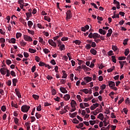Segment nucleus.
<instances>
[{
  "mask_svg": "<svg viewBox=\"0 0 130 130\" xmlns=\"http://www.w3.org/2000/svg\"><path fill=\"white\" fill-rule=\"evenodd\" d=\"M37 111H41V105H39V106L37 107Z\"/></svg>",
  "mask_w": 130,
  "mask_h": 130,
  "instance_id": "49530a36",
  "label": "nucleus"
},
{
  "mask_svg": "<svg viewBox=\"0 0 130 130\" xmlns=\"http://www.w3.org/2000/svg\"><path fill=\"white\" fill-rule=\"evenodd\" d=\"M124 53L125 56H127V55H128V54L129 53V49H128V48L125 49Z\"/></svg>",
  "mask_w": 130,
  "mask_h": 130,
  "instance_id": "dca6fc26",
  "label": "nucleus"
},
{
  "mask_svg": "<svg viewBox=\"0 0 130 130\" xmlns=\"http://www.w3.org/2000/svg\"><path fill=\"white\" fill-rule=\"evenodd\" d=\"M82 69H83V70L84 71H87V72H89L90 71V68L86 67V65H82Z\"/></svg>",
  "mask_w": 130,
  "mask_h": 130,
  "instance_id": "2eb2a0df",
  "label": "nucleus"
},
{
  "mask_svg": "<svg viewBox=\"0 0 130 130\" xmlns=\"http://www.w3.org/2000/svg\"><path fill=\"white\" fill-rule=\"evenodd\" d=\"M90 52L93 55H96V54H97V51L93 48L90 49Z\"/></svg>",
  "mask_w": 130,
  "mask_h": 130,
  "instance_id": "ddd939ff",
  "label": "nucleus"
},
{
  "mask_svg": "<svg viewBox=\"0 0 130 130\" xmlns=\"http://www.w3.org/2000/svg\"><path fill=\"white\" fill-rule=\"evenodd\" d=\"M123 101H124V99L123 98H122L119 101L118 104H119V105L121 104Z\"/></svg>",
  "mask_w": 130,
  "mask_h": 130,
  "instance_id": "09e8293b",
  "label": "nucleus"
},
{
  "mask_svg": "<svg viewBox=\"0 0 130 130\" xmlns=\"http://www.w3.org/2000/svg\"><path fill=\"white\" fill-rule=\"evenodd\" d=\"M6 77H10V75H11V73H10V71L8 69L6 70Z\"/></svg>",
  "mask_w": 130,
  "mask_h": 130,
  "instance_id": "de8ad7c7",
  "label": "nucleus"
},
{
  "mask_svg": "<svg viewBox=\"0 0 130 130\" xmlns=\"http://www.w3.org/2000/svg\"><path fill=\"white\" fill-rule=\"evenodd\" d=\"M59 48L61 51H62V50H64V45L62 44L60 45Z\"/></svg>",
  "mask_w": 130,
  "mask_h": 130,
  "instance_id": "4d7b16f0",
  "label": "nucleus"
},
{
  "mask_svg": "<svg viewBox=\"0 0 130 130\" xmlns=\"http://www.w3.org/2000/svg\"><path fill=\"white\" fill-rule=\"evenodd\" d=\"M77 98L78 101H79V102H82V99H81V95H77Z\"/></svg>",
  "mask_w": 130,
  "mask_h": 130,
  "instance_id": "603ef678",
  "label": "nucleus"
},
{
  "mask_svg": "<svg viewBox=\"0 0 130 130\" xmlns=\"http://www.w3.org/2000/svg\"><path fill=\"white\" fill-rule=\"evenodd\" d=\"M126 57L125 56H120L118 58V60H124Z\"/></svg>",
  "mask_w": 130,
  "mask_h": 130,
  "instance_id": "bb28decb",
  "label": "nucleus"
},
{
  "mask_svg": "<svg viewBox=\"0 0 130 130\" xmlns=\"http://www.w3.org/2000/svg\"><path fill=\"white\" fill-rule=\"evenodd\" d=\"M82 92H84L85 94H88L89 93V90L88 89H84L82 90Z\"/></svg>",
  "mask_w": 130,
  "mask_h": 130,
  "instance_id": "4c0bfd02",
  "label": "nucleus"
},
{
  "mask_svg": "<svg viewBox=\"0 0 130 130\" xmlns=\"http://www.w3.org/2000/svg\"><path fill=\"white\" fill-rule=\"evenodd\" d=\"M36 71V66H34L31 68V72L34 73Z\"/></svg>",
  "mask_w": 130,
  "mask_h": 130,
  "instance_id": "6e6d98bb",
  "label": "nucleus"
},
{
  "mask_svg": "<svg viewBox=\"0 0 130 130\" xmlns=\"http://www.w3.org/2000/svg\"><path fill=\"white\" fill-rule=\"evenodd\" d=\"M35 116L38 119L41 117V115L38 113H36Z\"/></svg>",
  "mask_w": 130,
  "mask_h": 130,
  "instance_id": "c85d7f7f",
  "label": "nucleus"
},
{
  "mask_svg": "<svg viewBox=\"0 0 130 130\" xmlns=\"http://www.w3.org/2000/svg\"><path fill=\"white\" fill-rule=\"evenodd\" d=\"M96 38H100V35L97 34V33H94L93 34V39H96Z\"/></svg>",
  "mask_w": 130,
  "mask_h": 130,
  "instance_id": "4468645a",
  "label": "nucleus"
},
{
  "mask_svg": "<svg viewBox=\"0 0 130 130\" xmlns=\"http://www.w3.org/2000/svg\"><path fill=\"white\" fill-rule=\"evenodd\" d=\"M110 128V125H109L107 127H103L101 128V130H108Z\"/></svg>",
  "mask_w": 130,
  "mask_h": 130,
  "instance_id": "cd10ccee",
  "label": "nucleus"
},
{
  "mask_svg": "<svg viewBox=\"0 0 130 130\" xmlns=\"http://www.w3.org/2000/svg\"><path fill=\"white\" fill-rule=\"evenodd\" d=\"M26 44H27L26 42H24V41H21L20 42V45L23 46V47H25Z\"/></svg>",
  "mask_w": 130,
  "mask_h": 130,
  "instance_id": "5701e85b",
  "label": "nucleus"
},
{
  "mask_svg": "<svg viewBox=\"0 0 130 130\" xmlns=\"http://www.w3.org/2000/svg\"><path fill=\"white\" fill-rule=\"evenodd\" d=\"M27 25L29 28H31L33 26V22L31 21H28L27 22Z\"/></svg>",
  "mask_w": 130,
  "mask_h": 130,
  "instance_id": "6ab92c4d",
  "label": "nucleus"
},
{
  "mask_svg": "<svg viewBox=\"0 0 130 130\" xmlns=\"http://www.w3.org/2000/svg\"><path fill=\"white\" fill-rule=\"evenodd\" d=\"M32 97L36 100H38V99H39V95H37L36 94H32Z\"/></svg>",
  "mask_w": 130,
  "mask_h": 130,
  "instance_id": "a878e982",
  "label": "nucleus"
},
{
  "mask_svg": "<svg viewBox=\"0 0 130 130\" xmlns=\"http://www.w3.org/2000/svg\"><path fill=\"white\" fill-rule=\"evenodd\" d=\"M0 42L1 43H5V42H6V39L4 38H0Z\"/></svg>",
  "mask_w": 130,
  "mask_h": 130,
  "instance_id": "c9c22d12",
  "label": "nucleus"
},
{
  "mask_svg": "<svg viewBox=\"0 0 130 130\" xmlns=\"http://www.w3.org/2000/svg\"><path fill=\"white\" fill-rule=\"evenodd\" d=\"M71 105L72 107H76V106H77V103L75 100H72L71 103Z\"/></svg>",
  "mask_w": 130,
  "mask_h": 130,
  "instance_id": "9b49d317",
  "label": "nucleus"
},
{
  "mask_svg": "<svg viewBox=\"0 0 130 130\" xmlns=\"http://www.w3.org/2000/svg\"><path fill=\"white\" fill-rule=\"evenodd\" d=\"M11 106L12 107H15V108H18V105L17 104H14V102H12Z\"/></svg>",
  "mask_w": 130,
  "mask_h": 130,
  "instance_id": "393cba45",
  "label": "nucleus"
},
{
  "mask_svg": "<svg viewBox=\"0 0 130 130\" xmlns=\"http://www.w3.org/2000/svg\"><path fill=\"white\" fill-rule=\"evenodd\" d=\"M111 57L113 62H114V63H116V58L115 56H112Z\"/></svg>",
  "mask_w": 130,
  "mask_h": 130,
  "instance_id": "b1692460",
  "label": "nucleus"
},
{
  "mask_svg": "<svg viewBox=\"0 0 130 130\" xmlns=\"http://www.w3.org/2000/svg\"><path fill=\"white\" fill-rule=\"evenodd\" d=\"M1 110L2 111H3V112H5V111H6V110H7V108H6V106H3L1 107Z\"/></svg>",
  "mask_w": 130,
  "mask_h": 130,
  "instance_id": "f704fd0d",
  "label": "nucleus"
},
{
  "mask_svg": "<svg viewBox=\"0 0 130 130\" xmlns=\"http://www.w3.org/2000/svg\"><path fill=\"white\" fill-rule=\"evenodd\" d=\"M113 4H114L115 5H116V6H119V5H120V4L119 3V2H118L116 0H114L113 1Z\"/></svg>",
  "mask_w": 130,
  "mask_h": 130,
  "instance_id": "2f4dec72",
  "label": "nucleus"
},
{
  "mask_svg": "<svg viewBox=\"0 0 130 130\" xmlns=\"http://www.w3.org/2000/svg\"><path fill=\"white\" fill-rule=\"evenodd\" d=\"M22 36V34L20 32H17L16 34V38L18 39L19 37H21Z\"/></svg>",
  "mask_w": 130,
  "mask_h": 130,
  "instance_id": "ea45409f",
  "label": "nucleus"
},
{
  "mask_svg": "<svg viewBox=\"0 0 130 130\" xmlns=\"http://www.w3.org/2000/svg\"><path fill=\"white\" fill-rule=\"evenodd\" d=\"M39 66L40 67H44V66H45V63L42 62V61H40L39 62Z\"/></svg>",
  "mask_w": 130,
  "mask_h": 130,
  "instance_id": "e2e57ef3",
  "label": "nucleus"
},
{
  "mask_svg": "<svg viewBox=\"0 0 130 130\" xmlns=\"http://www.w3.org/2000/svg\"><path fill=\"white\" fill-rule=\"evenodd\" d=\"M25 14L27 18H31V17H32V13L26 12Z\"/></svg>",
  "mask_w": 130,
  "mask_h": 130,
  "instance_id": "aec40b11",
  "label": "nucleus"
},
{
  "mask_svg": "<svg viewBox=\"0 0 130 130\" xmlns=\"http://www.w3.org/2000/svg\"><path fill=\"white\" fill-rule=\"evenodd\" d=\"M24 40H25V41H30V42L33 41V40L32 39L31 37L27 35L24 36Z\"/></svg>",
  "mask_w": 130,
  "mask_h": 130,
  "instance_id": "7ed1b4c3",
  "label": "nucleus"
},
{
  "mask_svg": "<svg viewBox=\"0 0 130 130\" xmlns=\"http://www.w3.org/2000/svg\"><path fill=\"white\" fill-rule=\"evenodd\" d=\"M44 19L46 20V21H47L48 22H50V18H49L48 16H44Z\"/></svg>",
  "mask_w": 130,
  "mask_h": 130,
  "instance_id": "3c124183",
  "label": "nucleus"
},
{
  "mask_svg": "<svg viewBox=\"0 0 130 130\" xmlns=\"http://www.w3.org/2000/svg\"><path fill=\"white\" fill-rule=\"evenodd\" d=\"M14 122H15V123L16 124H18V122H19V119H18V118L15 117V118H14Z\"/></svg>",
  "mask_w": 130,
  "mask_h": 130,
  "instance_id": "a19ab883",
  "label": "nucleus"
},
{
  "mask_svg": "<svg viewBox=\"0 0 130 130\" xmlns=\"http://www.w3.org/2000/svg\"><path fill=\"white\" fill-rule=\"evenodd\" d=\"M6 63L7 64H8V66H9V64H11V63H12V61H11V60L10 59H7L6 60Z\"/></svg>",
  "mask_w": 130,
  "mask_h": 130,
  "instance_id": "052dcab7",
  "label": "nucleus"
},
{
  "mask_svg": "<svg viewBox=\"0 0 130 130\" xmlns=\"http://www.w3.org/2000/svg\"><path fill=\"white\" fill-rule=\"evenodd\" d=\"M28 51H29V52H30V53H35V52H36L37 50H34L33 49L29 48L28 49Z\"/></svg>",
  "mask_w": 130,
  "mask_h": 130,
  "instance_id": "4be33fe9",
  "label": "nucleus"
},
{
  "mask_svg": "<svg viewBox=\"0 0 130 130\" xmlns=\"http://www.w3.org/2000/svg\"><path fill=\"white\" fill-rule=\"evenodd\" d=\"M98 106H99V104L98 103L93 104V105H92L90 108V110H94V109H96Z\"/></svg>",
  "mask_w": 130,
  "mask_h": 130,
  "instance_id": "20e7f679",
  "label": "nucleus"
},
{
  "mask_svg": "<svg viewBox=\"0 0 130 130\" xmlns=\"http://www.w3.org/2000/svg\"><path fill=\"white\" fill-rule=\"evenodd\" d=\"M35 60L37 62H39V61H40V57H38V56H36Z\"/></svg>",
  "mask_w": 130,
  "mask_h": 130,
  "instance_id": "79ce46f5",
  "label": "nucleus"
},
{
  "mask_svg": "<svg viewBox=\"0 0 130 130\" xmlns=\"http://www.w3.org/2000/svg\"><path fill=\"white\" fill-rule=\"evenodd\" d=\"M0 72L2 75H3V76H5V75H6V71H4L3 69H1Z\"/></svg>",
  "mask_w": 130,
  "mask_h": 130,
  "instance_id": "8fccbe9b",
  "label": "nucleus"
},
{
  "mask_svg": "<svg viewBox=\"0 0 130 130\" xmlns=\"http://www.w3.org/2000/svg\"><path fill=\"white\" fill-rule=\"evenodd\" d=\"M15 93L16 95H17V96L18 98H22V95H21V92H20V90L18 89V88H16L15 89Z\"/></svg>",
  "mask_w": 130,
  "mask_h": 130,
  "instance_id": "39448f33",
  "label": "nucleus"
},
{
  "mask_svg": "<svg viewBox=\"0 0 130 130\" xmlns=\"http://www.w3.org/2000/svg\"><path fill=\"white\" fill-rule=\"evenodd\" d=\"M30 109V106L24 105L21 107V111L22 112H28Z\"/></svg>",
  "mask_w": 130,
  "mask_h": 130,
  "instance_id": "f257e3e1",
  "label": "nucleus"
},
{
  "mask_svg": "<svg viewBox=\"0 0 130 130\" xmlns=\"http://www.w3.org/2000/svg\"><path fill=\"white\" fill-rule=\"evenodd\" d=\"M109 86L110 88H113L115 86V82L113 81H109L108 82Z\"/></svg>",
  "mask_w": 130,
  "mask_h": 130,
  "instance_id": "423d86ee",
  "label": "nucleus"
},
{
  "mask_svg": "<svg viewBox=\"0 0 130 130\" xmlns=\"http://www.w3.org/2000/svg\"><path fill=\"white\" fill-rule=\"evenodd\" d=\"M113 51L112 50H110L108 52V55L109 56H111V55H113Z\"/></svg>",
  "mask_w": 130,
  "mask_h": 130,
  "instance_id": "37998d69",
  "label": "nucleus"
},
{
  "mask_svg": "<svg viewBox=\"0 0 130 130\" xmlns=\"http://www.w3.org/2000/svg\"><path fill=\"white\" fill-rule=\"evenodd\" d=\"M73 43H74L75 44H77V45H80V44H81V43H82L81 41H80L79 40H76L74 41L73 42Z\"/></svg>",
  "mask_w": 130,
  "mask_h": 130,
  "instance_id": "f3484780",
  "label": "nucleus"
},
{
  "mask_svg": "<svg viewBox=\"0 0 130 130\" xmlns=\"http://www.w3.org/2000/svg\"><path fill=\"white\" fill-rule=\"evenodd\" d=\"M56 94V91L55 90V89H53L52 90V95H55Z\"/></svg>",
  "mask_w": 130,
  "mask_h": 130,
  "instance_id": "774afa93",
  "label": "nucleus"
},
{
  "mask_svg": "<svg viewBox=\"0 0 130 130\" xmlns=\"http://www.w3.org/2000/svg\"><path fill=\"white\" fill-rule=\"evenodd\" d=\"M61 41H68L69 40V38L68 37H63L61 39Z\"/></svg>",
  "mask_w": 130,
  "mask_h": 130,
  "instance_id": "e433bc0d",
  "label": "nucleus"
},
{
  "mask_svg": "<svg viewBox=\"0 0 130 130\" xmlns=\"http://www.w3.org/2000/svg\"><path fill=\"white\" fill-rule=\"evenodd\" d=\"M88 37L90 39L93 38V34L92 32H90V34L88 35Z\"/></svg>",
  "mask_w": 130,
  "mask_h": 130,
  "instance_id": "69168bd1",
  "label": "nucleus"
},
{
  "mask_svg": "<svg viewBox=\"0 0 130 130\" xmlns=\"http://www.w3.org/2000/svg\"><path fill=\"white\" fill-rule=\"evenodd\" d=\"M112 48L114 51H116L117 50V47L116 46H112Z\"/></svg>",
  "mask_w": 130,
  "mask_h": 130,
  "instance_id": "bf43d9fd",
  "label": "nucleus"
},
{
  "mask_svg": "<svg viewBox=\"0 0 130 130\" xmlns=\"http://www.w3.org/2000/svg\"><path fill=\"white\" fill-rule=\"evenodd\" d=\"M90 5L91 6H93V7H94V8H95V9H98L97 5L95 3H90Z\"/></svg>",
  "mask_w": 130,
  "mask_h": 130,
  "instance_id": "0e129e2a",
  "label": "nucleus"
},
{
  "mask_svg": "<svg viewBox=\"0 0 130 130\" xmlns=\"http://www.w3.org/2000/svg\"><path fill=\"white\" fill-rule=\"evenodd\" d=\"M43 51H44V52H45V53L46 54H47V53H49V52H50V51H49V50H48V49L45 48L43 49Z\"/></svg>",
  "mask_w": 130,
  "mask_h": 130,
  "instance_id": "c756f323",
  "label": "nucleus"
},
{
  "mask_svg": "<svg viewBox=\"0 0 130 130\" xmlns=\"http://www.w3.org/2000/svg\"><path fill=\"white\" fill-rule=\"evenodd\" d=\"M10 74L12 77H16V72L15 71H11Z\"/></svg>",
  "mask_w": 130,
  "mask_h": 130,
  "instance_id": "a18cd8bd",
  "label": "nucleus"
},
{
  "mask_svg": "<svg viewBox=\"0 0 130 130\" xmlns=\"http://www.w3.org/2000/svg\"><path fill=\"white\" fill-rule=\"evenodd\" d=\"M23 55L24 57H29V54L26 52H24Z\"/></svg>",
  "mask_w": 130,
  "mask_h": 130,
  "instance_id": "864d4df0",
  "label": "nucleus"
},
{
  "mask_svg": "<svg viewBox=\"0 0 130 130\" xmlns=\"http://www.w3.org/2000/svg\"><path fill=\"white\" fill-rule=\"evenodd\" d=\"M60 90L62 93L63 94H66V93H68V90L66 89V88L64 87H60Z\"/></svg>",
  "mask_w": 130,
  "mask_h": 130,
  "instance_id": "9d476101",
  "label": "nucleus"
},
{
  "mask_svg": "<svg viewBox=\"0 0 130 130\" xmlns=\"http://www.w3.org/2000/svg\"><path fill=\"white\" fill-rule=\"evenodd\" d=\"M99 32L102 35H105L106 34V30H103L102 28H100L99 30Z\"/></svg>",
  "mask_w": 130,
  "mask_h": 130,
  "instance_id": "6e6552de",
  "label": "nucleus"
},
{
  "mask_svg": "<svg viewBox=\"0 0 130 130\" xmlns=\"http://www.w3.org/2000/svg\"><path fill=\"white\" fill-rule=\"evenodd\" d=\"M72 122L73 123H79V120H78L76 118L73 120Z\"/></svg>",
  "mask_w": 130,
  "mask_h": 130,
  "instance_id": "c03bdc74",
  "label": "nucleus"
},
{
  "mask_svg": "<svg viewBox=\"0 0 130 130\" xmlns=\"http://www.w3.org/2000/svg\"><path fill=\"white\" fill-rule=\"evenodd\" d=\"M90 28V26L88 25H86L84 26V27H82V31H83V32H86V30H89V28Z\"/></svg>",
  "mask_w": 130,
  "mask_h": 130,
  "instance_id": "0eeeda50",
  "label": "nucleus"
},
{
  "mask_svg": "<svg viewBox=\"0 0 130 130\" xmlns=\"http://www.w3.org/2000/svg\"><path fill=\"white\" fill-rule=\"evenodd\" d=\"M63 98L66 101H68V100H70L71 96L69 94H67L64 95Z\"/></svg>",
  "mask_w": 130,
  "mask_h": 130,
  "instance_id": "f8f14e48",
  "label": "nucleus"
},
{
  "mask_svg": "<svg viewBox=\"0 0 130 130\" xmlns=\"http://www.w3.org/2000/svg\"><path fill=\"white\" fill-rule=\"evenodd\" d=\"M9 43H13V44L16 43V39L12 38L10 41H9Z\"/></svg>",
  "mask_w": 130,
  "mask_h": 130,
  "instance_id": "412c9836",
  "label": "nucleus"
},
{
  "mask_svg": "<svg viewBox=\"0 0 130 130\" xmlns=\"http://www.w3.org/2000/svg\"><path fill=\"white\" fill-rule=\"evenodd\" d=\"M104 118V115H103V114L100 113L99 116H98V118Z\"/></svg>",
  "mask_w": 130,
  "mask_h": 130,
  "instance_id": "58836bf2",
  "label": "nucleus"
},
{
  "mask_svg": "<svg viewBox=\"0 0 130 130\" xmlns=\"http://www.w3.org/2000/svg\"><path fill=\"white\" fill-rule=\"evenodd\" d=\"M46 78L48 80H52L53 79V77L50 75H47Z\"/></svg>",
  "mask_w": 130,
  "mask_h": 130,
  "instance_id": "338daca9",
  "label": "nucleus"
},
{
  "mask_svg": "<svg viewBox=\"0 0 130 130\" xmlns=\"http://www.w3.org/2000/svg\"><path fill=\"white\" fill-rule=\"evenodd\" d=\"M119 63L120 64V69H122L123 68V66H124V64H123L122 61H119Z\"/></svg>",
  "mask_w": 130,
  "mask_h": 130,
  "instance_id": "680f3d73",
  "label": "nucleus"
},
{
  "mask_svg": "<svg viewBox=\"0 0 130 130\" xmlns=\"http://www.w3.org/2000/svg\"><path fill=\"white\" fill-rule=\"evenodd\" d=\"M77 114H78V112H74L73 113H70V114H69L71 117H73V118L75 117L76 116V115H77Z\"/></svg>",
  "mask_w": 130,
  "mask_h": 130,
  "instance_id": "a211bd4d",
  "label": "nucleus"
},
{
  "mask_svg": "<svg viewBox=\"0 0 130 130\" xmlns=\"http://www.w3.org/2000/svg\"><path fill=\"white\" fill-rule=\"evenodd\" d=\"M30 118L31 119V122H34L36 120V118L34 116L30 117Z\"/></svg>",
  "mask_w": 130,
  "mask_h": 130,
  "instance_id": "13d9d810",
  "label": "nucleus"
},
{
  "mask_svg": "<svg viewBox=\"0 0 130 130\" xmlns=\"http://www.w3.org/2000/svg\"><path fill=\"white\" fill-rule=\"evenodd\" d=\"M76 127H77V128H80L78 130L82 129V123H80L78 125H77Z\"/></svg>",
  "mask_w": 130,
  "mask_h": 130,
  "instance_id": "473e14b6",
  "label": "nucleus"
},
{
  "mask_svg": "<svg viewBox=\"0 0 130 130\" xmlns=\"http://www.w3.org/2000/svg\"><path fill=\"white\" fill-rule=\"evenodd\" d=\"M84 80L86 81V83H89L92 81V78L90 77H86L84 78Z\"/></svg>",
  "mask_w": 130,
  "mask_h": 130,
  "instance_id": "1a4fd4ad",
  "label": "nucleus"
},
{
  "mask_svg": "<svg viewBox=\"0 0 130 130\" xmlns=\"http://www.w3.org/2000/svg\"><path fill=\"white\" fill-rule=\"evenodd\" d=\"M66 15H67V17H66V20L67 21L70 20V19H71V18H72V17L73 16L72 15V11L71 10H68L67 12H66Z\"/></svg>",
  "mask_w": 130,
  "mask_h": 130,
  "instance_id": "f03ea898",
  "label": "nucleus"
},
{
  "mask_svg": "<svg viewBox=\"0 0 130 130\" xmlns=\"http://www.w3.org/2000/svg\"><path fill=\"white\" fill-rule=\"evenodd\" d=\"M28 30V32L29 34H31V35H34V34H35V32H34V30H30V29H27Z\"/></svg>",
  "mask_w": 130,
  "mask_h": 130,
  "instance_id": "7c9ffc66",
  "label": "nucleus"
},
{
  "mask_svg": "<svg viewBox=\"0 0 130 130\" xmlns=\"http://www.w3.org/2000/svg\"><path fill=\"white\" fill-rule=\"evenodd\" d=\"M127 41H128V39H126L124 40L123 43V45H127Z\"/></svg>",
  "mask_w": 130,
  "mask_h": 130,
  "instance_id": "72a5a7b5",
  "label": "nucleus"
},
{
  "mask_svg": "<svg viewBox=\"0 0 130 130\" xmlns=\"http://www.w3.org/2000/svg\"><path fill=\"white\" fill-rule=\"evenodd\" d=\"M12 83L14 84H17L18 83V79L14 78L12 79Z\"/></svg>",
  "mask_w": 130,
  "mask_h": 130,
  "instance_id": "5fc2aeb1",
  "label": "nucleus"
}]
</instances>
